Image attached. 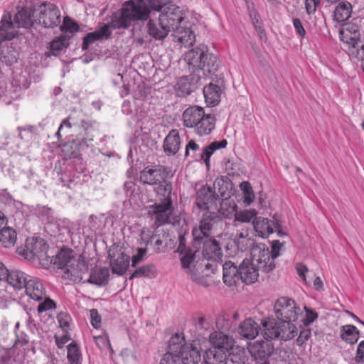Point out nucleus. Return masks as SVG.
<instances>
[{
	"label": "nucleus",
	"instance_id": "nucleus-1",
	"mask_svg": "<svg viewBox=\"0 0 364 364\" xmlns=\"http://www.w3.org/2000/svg\"><path fill=\"white\" fill-rule=\"evenodd\" d=\"M167 0H129L125 1L121 9L114 12L111 20L105 26L109 29H127L134 21H146L150 16L151 9H157L164 4Z\"/></svg>",
	"mask_w": 364,
	"mask_h": 364
},
{
	"label": "nucleus",
	"instance_id": "nucleus-2",
	"mask_svg": "<svg viewBox=\"0 0 364 364\" xmlns=\"http://www.w3.org/2000/svg\"><path fill=\"white\" fill-rule=\"evenodd\" d=\"M182 119L186 127L193 129L200 136L210 134L215 128V117L205 114L204 109L199 106H191L186 109Z\"/></svg>",
	"mask_w": 364,
	"mask_h": 364
},
{
	"label": "nucleus",
	"instance_id": "nucleus-3",
	"mask_svg": "<svg viewBox=\"0 0 364 364\" xmlns=\"http://www.w3.org/2000/svg\"><path fill=\"white\" fill-rule=\"evenodd\" d=\"M17 34L11 21V16L4 15L0 22V60L7 65L16 62V52L9 46L8 41Z\"/></svg>",
	"mask_w": 364,
	"mask_h": 364
},
{
	"label": "nucleus",
	"instance_id": "nucleus-4",
	"mask_svg": "<svg viewBox=\"0 0 364 364\" xmlns=\"http://www.w3.org/2000/svg\"><path fill=\"white\" fill-rule=\"evenodd\" d=\"M339 36L350 57H363L364 43L360 40L359 26L356 23H349L343 25Z\"/></svg>",
	"mask_w": 364,
	"mask_h": 364
},
{
	"label": "nucleus",
	"instance_id": "nucleus-5",
	"mask_svg": "<svg viewBox=\"0 0 364 364\" xmlns=\"http://www.w3.org/2000/svg\"><path fill=\"white\" fill-rule=\"evenodd\" d=\"M223 224L221 216L216 213L205 212L198 225L192 230V235L195 242H200L204 238L209 237L218 228H222Z\"/></svg>",
	"mask_w": 364,
	"mask_h": 364
},
{
	"label": "nucleus",
	"instance_id": "nucleus-6",
	"mask_svg": "<svg viewBox=\"0 0 364 364\" xmlns=\"http://www.w3.org/2000/svg\"><path fill=\"white\" fill-rule=\"evenodd\" d=\"M198 244L203 243L202 255L203 258L207 261L204 264L205 274L208 276L210 273L215 274L218 271L220 264L218 261L222 257V250L219 243L213 238H204Z\"/></svg>",
	"mask_w": 364,
	"mask_h": 364
},
{
	"label": "nucleus",
	"instance_id": "nucleus-7",
	"mask_svg": "<svg viewBox=\"0 0 364 364\" xmlns=\"http://www.w3.org/2000/svg\"><path fill=\"white\" fill-rule=\"evenodd\" d=\"M33 17L36 23L44 28L57 27L61 20L58 7L50 2H43L37 9H33Z\"/></svg>",
	"mask_w": 364,
	"mask_h": 364
},
{
	"label": "nucleus",
	"instance_id": "nucleus-8",
	"mask_svg": "<svg viewBox=\"0 0 364 364\" xmlns=\"http://www.w3.org/2000/svg\"><path fill=\"white\" fill-rule=\"evenodd\" d=\"M250 255L248 260L256 265L262 273H267L275 267L274 261L270 258V250L264 244L255 245L251 249Z\"/></svg>",
	"mask_w": 364,
	"mask_h": 364
},
{
	"label": "nucleus",
	"instance_id": "nucleus-9",
	"mask_svg": "<svg viewBox=\"0 0 364 364\" xmlns=\"http://www.w3.org/2000/svg\"><path fill=\"white\" fill-rule=\"evenodd\" d=\"M48 245L41 238H32L26 242V257L28 259H38L43 266H48L50 257L48 255Z\"/></svg>",
	"mask_w": 364,
	"mask_h": 364
},
{
	"label": "nucleus",
	"instance_id": "nucleus-10",
	"mask_svg": "<svg viewBox=\"0 0 364 364\" xmlns=\"http://www.w3.org/2000/svg\"><path fill=\"white\" fill-rule=\"evenodd\" d=\"M173 211L172 200H168L147 207V214L157 227L170 223Z\"/></svg>",
	"mask_w": 364,
	"mask_h": 364
},
{
	"label": "nucleus",
	"instance_id": "nucleus-11",
	"mask_svg": "<svg viewBox=\"0 0 364 364\" xmlns=\"http://www.w3.org/2000/svg\"><path fill=\"white\" fill-rule=\"evenodd\" d=\"M274 310L279 320L290 321H296L301 313V309L295 301L288 297L279 298L274 304Z\"/></svg>",
	"mask_w": 364,
	"mask_h": 364
},
{
	"label": "nucleus",
	"instance_id": "nucleus-12",
	"mask_svg": "<svg viewBox=\"0 0 364 364\" xmlns=\"http://www.w3.org/2000/svg\"><path fill=\"white\" fill-rule=\"evenodd\" d=\"M151 11H161L159 16L160 21L168 26V29L173 31L177 27V24L183 20V16L178 6L169 3L167 0L164 4L160 5L157 9H151Z\"/></svg>",
	"mask_w": 364,
	"mask_h": 364
},
{
	"label": "nucleus",
	"instance_id": "nucleus-13",
	"mask_svg": "<svg viewBox=\"0 0 364 364\" xmlns=\"http://www.w3.org/2000/svg\"><path fill=\"white\" fill-rule=\"evenodd\" d=\"M64 272L65 278L74 282H80L88 272V266L83 259L75 258Z\"/></svg>",
	"mask_w": 364,
	"mask_h": 364
},
{
	"label": "nucleus",
	"instance_id": "nucleus-14",
	"mask_svg": "<svg viewBox=\"0 0 364 364\" xmlns=\"http://www.w3.org/2000/svg\"><path fill=\"white\" fill-rule=\"evenodd\" d=\"M164 172L163 166H147L140 172L139 181L144 184L157 185L166 178Z\"/></svg>",
	"mask_w": 364,
	"mask_h": 364
},
{
	"label": "nucleus",
	"instance_id": "nucleus-15",
	"mask_svg": "<svg viewBox=\"0 0 364 364\" xmlns=\"http://www.w3.org/2000/svg\"><path fill=\"white\" fill-rule=\"evenodd\" d=\"M262 271L248 259H245L240 264V278L242 282L251 284L257 281Z\"/></svg>",
	"mask_w": 364,
	"mask_h": 364
},
{
	"label": "nucleus",
	"instance_id": "nucleus-16",
	"mask_svg": "<svg viewBox=\"0 0 364 364\" xmlns=\"http://www.w3.org/2000/svg\"><path fill=\"white\" fill-rule=\"evenodd\" d=\"M207 53L208 48L205 46L196 47L186 52L184 60L188 65L189 69L192 68L193 71L198 70Z\"/></svg>",
	"mask_w": 364,
	"mask_h": 364
},
{
	"label": "nucleus",
	"instance_id": "nucleus-17",
	"mask_svg": "<svg viewBox=\"0 0 364 364\" xmlns=\"http://www.w3.org/2000/svg\"><path fill=\"white\" fill-rule=\"evenodd\" d=\"M178 251L181 255V262L182 267L185 269H187V272L191 274V277L193 281L197 283H200V279L198 278L196 274L191 269L192 265L195 267V264H193L197 251H193L191 249H186L185 247L183 246L181 241L178 248Z\"/></svg>",
	"mask_w": 364,
	"mask_h": 364
},
{
	"label": "nucleus",
	"instance_id": "nucleus-18",
	"mask_svg": "<svg viewBox=\"0 0 364 364\" xmlns=\"http://www.w3.org/2000/svg\"><path fill=\"white\" fill-rule=\"evenodd\" d=\"M215 200V193L208 186H203L196 193V204L200 210L209 209L210 205Z\"/></svg>",
	"mask_w": 364,
	"mask_h": 364
},
{
	"label": "nucleus",
	"instance_id": "nucleus-19",
	"mask_svg": "<svg viewBox=\"0 0 364 364\" xmlns=\"http://www.w3.org/2000/svg\"><path fill=\"white\" fill-rule=\"evenodd\" d=\"M26 348H20L14 346L6 350L0 357V364H22L25 360Z\"/></svg>",
	"mask_w": 364,
	"mask_h": 364
},
{
	"label": "nucleus",
	"instance_id": "nucleus-20",
	"mask_svg": "<svg viewBox=\"0 0 364 364\" xmlns=\"http://www.w3.org/2000/svg\"><path fill=\"white\" fill-rule=\"evenodd\" d=\"M249 351L255 360H266L272 354V345L263 341H257L250 345Z\"/></svg>",
	"mask_w": 364,
	"mask_h": 364
},
{
	"label": "nucleus",
	"instance_id": "nucleus-21",
	"mask_svg": "<svg viewBox=\"0 0 364 364\" xmlns=\"http://www.w3.org/2000/svg\"><path fill=\"white\" fill-rule=\"evenodd\" d=\"M209 340L213 348L222 350L224 352L231 349L234 346L232 337L221 331H214L210 335Z\"/></svg>",
	"mask_w": 364,
	"mask_h": 364
},
{
	"label": "nucleus",
	"instance_id": "nucleus-22",
	"mask_svg": "<svg viewBox=\"0 0 364 364\" xmlns=\"http://www.w3.org/2000/svg\"><path fill=\"white\" fill-rule=\"evenodd\" d=\"M240 266L237 267L232 262L228 261L223 265V282L228 287H232L240 281Z\"/></svg>",
	"mask_w": 364,
	"mask_h": 364
},
{
	"label": "nucleus",
	"instance_id": "nucleus-23",
	"mask_svg": "<svg viewBox=\"0 0 364 364\" xmlns=\"http://www.w3.org/2000/svg\"><path fill=\"white\" fill-rule=\"evenodd\" d=\"M183 364L201 363L200 348L196 344L189 343L179 355Z\"/></svg>",
	"mask_w": 364,
	"mask_h": 364
},
{
	"label": "nucleus",
	"instance_id": "nucleus-24",
	"mask_svg": "<svg viewBox=\"0 0 364 364\" xmlns=\"http://www.w3.org/2000/svg\"><path fill=\"white\" fill-rule=\"evenodd\" d=\"M26 294L35 301L43 300L46 290L42 282L37 278L31 277L25 288Z\"/></svg>",
	"mask_w": 364,
	"mask_h": 364
},
{
	"label": "nucleus",
	"instance_id": "nucleus-25",
	"mask_svg": "<svg viewBox=\"0 0 364 364\" xmlns=\"http://www.w3.org/2000/svg\"><path fill=\"white\" fill-rule=\"evenodd\" d=\"M261 333L266 340H273L279 338L281 335L279 331V321L274 318H264L261 322Z\"/></svg>",
	"mask_w": 364,
	"mask_h": 364
},
{
	"label": "nucleus",
	"instance_id": "nucleus-26",
	"mask_svg": "<svg viewBox=\"0 0 364 364\" xmlns=\"http://www.w3.org/2000/svg\"><path fill=\"white\" fill-rule=\"evenodd\" d=\"M275 219H277L275 217H274L273 220L263 217H257L253 220L252 224L257 235L261 237L265 238L273 233Z\"/></svg>",
	"mask_w": 364,
	"mask_h": 364
},
{
	"label": "nucleus",
	"instance_id": "nucleus-27",
	"mask_svg": "<svg viewBox=\"0 0 364 364\" xmlns=\"http://www.w3.org/2000/svg\"><path fill=\"white\" fill-rule=\"evenodd\" d=\"M260 326L252 318H247L238 327V333L247 339H254L259 334Z\"/></svg>",
	"mask_w": 364,
	"mask_h": 364
},
{
	"label": "nucleus",
	"instance_id": "nucleus-28",
	"mask_svg": "<svg viewBox=\"0 0 364 364\" xmlns=\"http://www.w3.org/2000/svg\"><path fill=\"white\" fill-rule=\"evenodd\" d=\"M147 30L149 34L156 40L165 38L170 32L168 26L161 21L159 18L157 22L150 19L147 23Z\"/></svg>",
	"mask_w": 364,
	"mask_h": 364
},
{
	"label": "nucleus",
	"instance_id": "nucleus-29",
	"mask_svg": "<svg viewBox=\"0 0 364 364\" xmlns=\"http://www.w3.org/2000/svg\"><path fill=\"white\" fill-rule=\"evenodd\" d=\"M173 36L175 41L182 44L185 47L193 46L196 41L194 33L188 28L181 26L176 27V29L173 30Z\"/></svg>",
	"mask_w": 364,
	"mask_h": 364
},
{
	"label": "nucleus",
	"instance_id": "nucleus-30",
	"mask_svg": "<svg viewBox=\"0 0 364 364\" xmlns=\"http://www.w3.org/2000/svg\"><path fill=\"white\" fill-rule=\"evenodd\" d=\"M180 136L176 129H172L164 141V150L168 154H176L180 148Z\"/></svg>",
	"mask_w": 364,
	"mask_h": 364
},
{
	"label": "nucleus",
	"instance_id": "nucleus-31",
	"mask_svg": "<svg viewBox=\"0 0 364 364\" xmlns=\"http://www.w3.org/2000/svg\"><path fill=\"white\" fill-rule=\"evenodd\" d=\"M31 276L19 270H12L6 277L8 283L16 289L26 288Z\"/></svg>",
	"mask_w": 364,
	"mask_h": 364
},
{
	"label": "nucleus",
	"instance_id": "nucleus-32",
	"mask_svg": "<svg viewBox=\"0 0 364 364\" xmlns=\"http://www.w3.org/2000/svg\"><path fill=\"white\" fill-rule=\"evenodd\" d=\"M33 11L28 8H23L20 10L14 17V26L17 25L18 27L28 28L33 26L36 22L33 17Z\"/></svg>",
	"mask_w": 364,
	"mask_h": 364
},
{
	"label": "nucleus",
	"instance_id": "nucleus-33",
	"mask_svg": "<svg viewBox=\"0 0 364 364\" xmlns=\"http://www.w3.org/2000/svg\"><path fill=\"white\" fill-rule=\"evenodd\" d=\"M111 36V31L109 30V26L104 25L99 30L87 33L82 43V49L87 50L90 45L92 44L95 41L100 39H107Z\"/></svg>",
	"mask_w": 364,
	"mask_h": 364
},
{
	"label": "nucleus",
	"instance_id": "nucleus-34",
	"mask_svg": "<svg viewBox=\"0 0 364 364\" xmlns=\"http://www.w3.org/2000/svg\"><path fill=\"white\" fill-rule=\"evenodd\" d=\"M74 259L72 251L62 250L55 256L50 257V264L53 263L58 268L65 269V270Z\"/></svg>",
	"mask_w": 364,
	"mask_h": 364
},
{
	"label": "nucleus",
	"instance_id": "nucleus-35",
	"mask_svg": "<svg viewBox=\"0 0 364 364\" xmlns=\"http://www.w3.org/2000/svg\"><path fill=\"white\" fill-rule=\"evenodd\" d=\"M203 360L205 364H227V354L222 350L210 348L206 350Z\"/></svg>",
	"mask_w": 364,
	"mask_h": 364
},
{
	"label": "nucleus",
	"instance_id": "nucleus-36",
	"mask_svg": "<svg viewBox=\"0 0 364 364\" xmlns=\"http://www.w3.org/2000/svg\"><path fill=\"white\" fill-rule=\"evenodd\" d=\"M294 322L289 320H279V332L281 333V335L279 336V338L288 341L297 335V328L294 324Z\"/></svg>",
	"mask_w": 364,
	"mask_h": 364
},
{
	"label": "nucleus",
	"instance_id": "nucleus-37",
	"mask_svg": "<svg viewBox=\"0 0 364 364\" xmlns=\"http://www.w3.org/2000/svg\"><path fill=\"white\" fill-rule=\"evenodd\" d=\"M109 277V272L107 268H98L94 269L87 279L90 284H94L99 286L107 284Z\"/></svg>",
	"mask_w": 364,
	"mask_h": 364
},
{
	"label": "nucleus",
	"instance_id": "nucleus-38",
	"mask_svg": "<svg viewBox=\"0 0 364 364\" xmlns=\"http://www.w3.org/2000/svg\"><path fill=\"white\" fill-rule=\"evenodd\" d=\"M352 14V6L348 1L340 2L336 7L333 13L334 21L341 23L348 20Z\"/></svg>",
	"mask_w": 364,
	"mask_h": 364
},
{
	"label": "nucleus",
	"instance_id": "nucleus-39",
	"mask_svg": "<svg viewBox=\"0 0 364 364\" xmlns=\"http://www.w3.org/2000/svg\"><path fill=\"white\" fill-rule=\"evenodd\" d=\"M203 94L205 102L210 106H215L220 101V89L215 84L210 83L208 85L205 86Z\"/></svg>",
	"mask_w": 364,
	"mask_h": 364
},
{
	"label": "nucleus",
	"instance_id": "nucleus-40",
	"mask_svg": "<svg viewBox=\"0 0 364 364\" xmlns=\"http://www.w3.org/2000/svg\"><path fill=\"white\" fill-rule=\"evenodd\" d=\"M360 337L359 330L353 325H345L341 328V338L343 341L353 345L358 342Z\"/></svg>",
	"mask_w": 364,
	"mask_h": 364
},
{
	"label": "nucleus",
	"instance_id": "nucleus-41",
	"mask_svg": "<svg viewBox=\"0 0 364 364\" xmlns=\"http://www.w3.org/2000/svg\"><path fill=\"white\" fill-rule=\"evenodd\" d=\"M204 58L203 62L201 63V67L199 68L198 70L203 71L204 75L215 73L220 65L217 57L208 52Z\"/></svg>",
	"mask_w": 364,
	"mask_h": 364
},
{
	"label": "nucleus",
	"instance_id": "nucleus-42",
	"mask_svg": "<svg viewBox=\"0 0 364 364\" xmlns=\"http://www.w3.org/2000/svg\"><path fill=\"white\" fill-rule=\"evenodd\" d=\"M189 343L185 342L184 337L182 334H174L168 341V351L167 353L171 354L180 355L185 347Z\"/></svg>",
	"mask_w": 364,
	"mask_h": 364
},
{
	"label": "nucleus",
	"instance_id": "nucleus-43",
	"mask_svg": "<svg viewBox=\"0 0 364 364\" xmlns=\"http://www.w3.org/2000/svg\"><path fill=\"white\" fill-rule=\"evenodd\" d=\"M158 184L159 186L155 188V191L159 200L160 202H166L167 200H171V183L164 178Z\"/></svg>",
	"mask_w": 364,
	"mask_h": 364
},
{
	"label": "nucleus",
	"instance_id": "nucleus-44",
	"mask_svg": "<svg viewBox=\"0 0 364 364\" xmlns=\"http://www.w3.org/2000/svg\"><path fill=\"white\" fill-rule=\"evenodd\" d=\"M129 264V257L121 253L117 258L111 261V267L113 273L122 275L123 274Z\"/></svg>",
	"mask_w": 364,
	"mask_h": 364
},
{
	"label": "nucleus",
	"instance_id": "nucleus-45",
	"mask_svg": "<svg viewBox=\"0 0 364 364\" xmlns=\"http://www.w3.org/2000/svg\"><path fill=\"white\" fill-rule=\"evenodd\" d=\"M257 212L255 209L243 210L240 211H236L235 213V220L233 221V225L235 227L238 226V223H248L253 222L257 218Z\"/></svg>",
	"mask_w": 364,
	"mask_h": 364
},
{
	"label": "nucleus",
	"instance_id": "nucleus-46",
	"mask_svg": "<svg viewBox=\"0 0 364 364\" xmlns=\"http://www.w3.org/2000/svg\"><path fill=\"white\" fill-rule=\"evenodd\" d=\"M16 232L10 227H4L0 232V242L5 247L14 246L16 241Z\"/></svg>",
	"mask_w": 364,
	"mask_h": 364
},
{
	"label": "nucleus",
	"instance_id": "nucleus-47",
	"mask_svg": "<svg viewBox=\"0 0 364 364\" xmlns=\"http://www.w3.org/2000/svg\"><path fill=\"white\" fill-rule=\"evenodd\" d=\"M236 208L237 205L235 203L225 198L222 200L218 211L224 217L230 218L232 215L235 216Z\"/></svg>",
	"mask_w": 364,
	"mask_h": 364
},
{
	"label": "nucleus",
	"instance_id": "nucleus-48",
	"mask_svg": "<svg viewBox=\"0 0 364 364\" xmlns=\"http://www.w3.org/2000/svg\"><path fill=\"white\" fill-rule=\"evenodd\" d=\"M235 241L237 243L238 248L243 250L251 246L252 240L250 235V230L248 228L242 229L240 232L235 235Z\"/></svg>",
	"mask_w": 364,
	"mask_h": 364
},
{
	"label": "nucleus",
	"instance_id": "nucleus-49",
	"mask_svg": "<svg viewBox=\"0 0 364 364\" xmlns=\"http://www.w3.org/2000/svg\"><path fill=\"white\" fill-rule=\"evenodd\" d=\"M154 273V267L152 264H146L137 268L131 275L130 279L134 277H149Z\"/></svg>",
	"mask_w": 364,
	"mask_h": 364
},
{
	"label": "nucleus",
	"instance_id": "nucleus-50",
	"mask_svg": "<svg viewBox=\"0 0 364 364\" xmlns=\"http://www.w3.org/2000/svg\"><path fill=\"white\" fill-rule=\"evenodd\" d=\"M68 46L67 39L60 36L53 40L50 43V50L53 55H57L60 51H61L63 48H66Z\"/></svg>",
	"mask_w": 364,
	"mask_h": 364
},
{
	"label": "nucleus",
	"instance_id": "nucleus-51",
	"mask_svg": "<svg viewBox=\"0 0 364 364\" xmlns=\"http://www.w3.org/2000/svg\"><path fill=\"white\" fill-rule=\"evenodd\" d=\"M94 137L92 132H88V134L79 132L75 140L80 147L82 148L83 146H89L90 144L94 140Z\"/></svg>",
	"mask_w": 364,
	"mask_h": 364
},
{
	"label": "nucleus",
	"instance_id": "nucleus-52",
	"mask_svg": "<svg viewBox=\"0 0 364 364\" xmlns=\"http://www.w3.org/2000/svg\"><path fill=\"white\" fill-rule=\"evenodd\" d=\"M60 29L63 32L73 33L77 31L79 26L68 16L64 17L63 24L60 26Z\"/></svg>",
	"mask_w": 364,
	"mask_h": 364
},
{
	"label": "nucleus",
	"instance_id": "nucleus-53",
	"mask_svg": "<svg viewBox=\"0 0 364 364\" xmlns=\"http://www.w3.org/2000/svg\"><path fill=\"white\" fill-rule=\"evenodd\" d=\"M244 193L245 203L250 205L255 198L252 186L249 182H243L240 185Z\"/></svg>",
	"mask_w": 364,
	"mask_h": 364
},
{
	"label": "nucleus",
	"instance_id": "nucleus-54",
	"mask_svg": "<svg viewBox=\"0 0 364 364\" xmlns=\"http://www.w3.org/2000/svg\"><path fill=\"white\" fill-rule=\"evenodd\" d=\"M80 353L77 344L74 342L68 346V359L70 363H74L79 359Z\"/></svg>",
	"mask_w": 364,
	"mask_h": 364
},
{
	"label": "nucleus",
	"instance_id": "nucleus-55",
	"mask_svg": "<svg viewBox=\"0 0 364 364\" xmlns=\"http://www.w3.org/2000/svg\"><path fill=\"white\" fill-rule=\"evenodd\" d=\"M43 299L44 301L40 303L38 306V311L39 313L55 309V304L52 299L46 297V296Z\"/></svg>",
	"mask_w": 364,
	"mask_h": 364
},
{
	"label": "nucleus",
	"instance_id": "nucleus-56",
	"mask_svg": "<svg viewBox=\"0 0 364 364\" xmlns=\"http://www.w3.org/2000/svg\"><path fill=\"white\" fill-rule=\"evenodd\" d=\"M200 150V146L196 143L194 140H190L186 146L185 156H191L192 158H195L196 156V151Z\"/></svg>",
	"mask_w": 364,
	"mask_h": 364
},
{
	"label": "nucleus",
	"instance_id": "nucleus-57",
	"mask_svg": "<svg viewBox=\"0 0 364 364\" xmlns=\"http://www.w3.org/2000/svg\"><path fill=\"white\" fill-rule=\"evenodd\" d=\"M180 360L178 355L166 353L161 360L160 364H180Z\"/></svg>",
	"mask_w": 364,
	"mask_h": 364
},
{
	"label": "nucleus",
	"instance_id": "nucleus-58",
	"mask_svg": "<svg viewBox=\"0 0 364 364\" xmlns=\"http://www.w3.org/2000/svg\"><path fill=\"white\" fill-rule=\"evenodd\" d=\"M306 311V317L303 319V323L305 326H309L313 323L317 318L318 314L313 309L304 307Z\"/></svg>",
	"mask_w": 364,
	"mask_h": 364
},
{
	"label": "nucleus",
	"instance_id": "nucleus-59",
	"mask_svg": "<svg viewBox=\"0 0 364 364\" xmlns=\"http://www.w3.org/2000/svg\"><path fill=\"white\" fill-rule=\"evenodd\" d=\"M215 151V149L214 146H213V144L211 143L210 144L203 149L202 152L200 154V159L204 160L205 164L208 165L209 159Z\"/></svg>",
	"mask_w": 364,
	"mask_h": 364
},
{
	"label": "nucleus",
	"instance_id": "nucleus-60",
	"mask_svg": "<svg viewBox=\"0 0 364 364\" xmlns=\"http://www.w3.org/2000/svg\"><path fill=\"white\" fill-rule=\"evenodd\" d=\"M95 124V121L88 120V119H82L80 122V129H81L80 132L88 134V132H93L94 127L93 125Z\"/></svg>",
	"mask_w": 364,
	"mask_h": 364
},
{
	"label": "nucleus",
	"instance_id": "nucleus-61",
	"mask_svg": "<svg viewBox=\"0 0 364 364\" xmlns=\"http://www.w3.org/2000/svg\"><path fill=\"white\" fill-rule=\"evenodd\" d=\"M320 4V0H306L305 1V8L306 12L309 14H314L316 11L317 6Z\"/></svg>",
	"mask_w": 364,
	"mask_h": 364
},
{
	"label": "nucleus",
	"instance_id": "nucleus-62",
	"mask_svg": "<svg viewBox=\"0 0 364 364\" xmlns=\"http://www.w3.org/2000/svg\"><path fill=\"white\" fill-rule=\"evenodd\" d=\"M282 244L279 240H274L272 242V250L270 251V258L274 260L279 255Z\"/></svg>",
	"mask_w": 364,
	"mask_h": 364
},
{
	"label": "nucleus",
	"instance_id": "nucleus-63",
	"mask_svg": "<svg viewBox=\"0 0 364 364\" xmlns=\"http://www.w3.org/2000/svg\"><path fill=\"white\" fill-rule=\"evenodd\" d=\"M58 320L60 324V326L63 329V331H68L70 326V317L68 315L65 314H60L58 316Z\"/></svg>",
	"mask_w": 364,
	"mask_h": 364
},
{
	"label": "nucleus",
	"instance_id": "nucleus-64",
	"mask_svg": "<svg viewBox=\"0 0 364 364\" xmlns=\"http://www.w3.org/2000/svg\"><path fill=\"white\" fill-rule=\"evenodd\" d=\"M355 361L358 363L364 362V341H360L358 346Z\"/></svg>",
	"mask_w": 364,
	"mask_h": 364
}]
</instances>
